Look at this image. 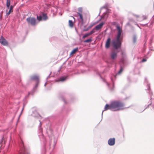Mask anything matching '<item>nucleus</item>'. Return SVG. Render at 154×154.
Here are the masks:
<instances>
[{
	"label": "nucleus",
	"instance_id": "nucleus-4",
	"mask_svg": "<svg viewBox=\"0 0 154 154\" xmlns=\"http://www.w3.org/2000/svg\"><path fill=\"white\" fill-rule=\"evenodd\" d=\"M30 78L32 80H35L36 81V84L33 88V90L34 91L38 87L39 83L38 77L37 76L35 75L31 77Z\"/></svg>",
	"mask_w": 154,
	"mask_h": 154
},
{
	"label": "nucleus",
	"instance_id": "nucleus-41",
	"mask_svg": "<svg viewBox=\"0 0 154 154\" xmlns=\"http://www.w3.org/2000/svg\"><path fill=\"white\" fill-rule=\"evenodd\" d=\"M47 82H46V83H45V85H44V86H46V85H47Z\"/></svg>",
	"mask_w": 154,
	"mask_h": 154
},
{
	"label": "nucleus",
	"instance_id": "nucleus-31",
	"mask_svg": "<svg viewBox=\"0 0 154 154\" xmlns=\"http://www.w3.org/2000/svg\"><path fill=\"white\" fill-rule=\"evenodd\" d=\"M106 9V8L105 7V6H104V7H102L101 8H100V12H101V10H102V9Z\"/></svg>",
	"mask_w": 154,
	"mask_h": 154
},
{
	"label": "nucleus",
	"instance_id": "nucleus-14",
	"mask_svg": "<svg viewBox=\"0 0 154 154\" xmlns=\"http://www.w3.org/2000/svg\"><path fill=\"white\" fill-rule=\"evenodd\" d=\"M32 115L34 117H38L40 116V115L36 110H35L32 112Z\"/></svg>",
	"mask_w": 154,
	"mask_h": 154
},
{
	"label": "nucleus",
	"instance_id": "nucleus-43",
	"mask_svg": "<svg viewBox=\"0 0 154 154\" xmlns=\"http://www.w3.org/2000/svg\"><path fill=\"white\" fill-rule=\"evenodd\" d=\"M23 109H22V111L23 110Z\"/></svg>",
	"mask_w": 154,
	"mask_h": 154
},
{
	"label": "nucleus",
	"instance_id": "nucleus-12",
	"mask_svg": "<svg viewBox=\"0 0 154 154\" xmlns=\"http://www.w3.org/2000/svg\"><path fill=\"white\" fill-rule=\"evenodd\" d=\"M105 23L102 22L98 25H97L94 28L97 31H98L101 29L103 27V25Z\"/></svg>",
	"mask_w": 154,
	"mask_h": 154
},
{
	"label": "nucleus",
	"instance_id": "nucleus-16",
	"mask_svg": "<svg viewBox=\"0 0 154 154\" xmlns=\"http://www.w3.org/2000/svg\"><path fill=\"white\" fill-rule=\"evenodd\" d=\"M14 8V6L13 5H11L9 8V10L8 12H7L6 13V15H9L13 11V8Z\"/></svg>",
	"mask_w": 154,
	"mask_h": 154
},
{
	"label": "nucleus",
	"instance_id": "nucleus-17",
	"mask_svg": "<svg viewBox=\"0 0 154 154\" xmlns=\"http://www.w3.org/2000/svg\"><path fill=\"white\" fill-rule=\"evenodd\" d=\"M108 12H109V10H107L106 13H104L102 18H103L107 17L108 16Z\"/></svg>",
	"mask_w": 154,
	"mask_h": 154
},
{
	"label": "nucleus",
	"instance_id": "nucleus-22",
	"mask_svg": "<svg viewBox=\"0 0 154 154\" xmlns=\"http://www.w3.org/2000/svg\"><path fill=\"white\" fill-rule=\"evenodd\" d=\"M93 26V25L89 26L87 28L84 29L83 30V31H88Z\"/></svg>",
	"mask_w": 154,
	"mask_h": 154
},
{
	"label": "nucleus",
	"instance_id": "nucleus-6",
	"mask_svg": "<svg viewBox=\"0 0 154 154\" xmlns=\"http://www.w3.org/2000/svg\"><path fill=\"white\" fill-rule=\"evenodd\" d=\"M42 125V123L41 122H40V124L39 126V131L40 133H39V136L41 139V140L44 142L46 140L45 138L42 133V128H41Z\"/></svg>",
	"mask_w": 154,
	"mask_h": 154
},
{
	"label": "nucleus",
	"instance_id": "nucleus-26",
	"mask_svg": "<svg viewBox=\"0 0 154 154\" xmlns=\"http://www.w3.org/2000/svg\"><path fill=\"white\" fill-rule=\"evenodd\" d=\"M90 36V35H89L88 34V33H87L85 34V35H83V36L82 37V38L83 39H84V38H86V37H88V36Z\"/></svg>",
	"mask_w": 154,
	"mask_h": 154
},
{
	"label": "nucleus",
	"instance_id": "nucleus-15",
	"mask_svg": "<svg viewBox=\"0 0 154 154\" xmlns=\"http://www.w3.org/2000/svg\"><path fill=\"white\" fill-rule=\"evenodd\" d=\"M67 77V76H63L57 80V82L61 81L62 82H64L65 81Z\"/></svg>",
	"mask_w": 154,
	"mask_h": 154
},
{
	"label": "nucleus",
	"instance_id": "nucleus-27",
	"mask_svg": "<svg viewBox=\"0 0 154 154\" xmlns=\"http://www.w3.org/2000/svg\"><path fill=\"white\" fill-rule=\"evenodd\" d=\"M10 0H6V5H10Z\"/></svg>",
	"mask_w": 154,
	"mask_h": 154
},
{
	"label": "nucleus",
	"instance_id": "nucleus-42",
	"mask_svg": "<svg viewBox=\"0 0 154 154\" xmlns=\"http://www.w3.org/2000/svg\"><path fill=\"white\" fill-rule=\"evenodd\" d=\"M136 25H137V26H139L137 24H136Z\"/></svg>",
	"mask_w": 154,
	"mask_h": 154
},
{
	"label": "nucleus",
	"instance_id": "nucleus-37",
	"mask_svg": "<svg viewBox=\"0 0 154 154\" xmlns=\"http://www.w3.org/2000/svg\"><path fill=\"white\" fill-rule=\"evenodd\" d=\"M62 100L64 102V103H66L65 100V99L64 98H62Z\"/></svg>",
	"mask_w": 154,
	"mask_h": 154
},
{
	"label": "nucleus",
	"instance_id": "nucleus-23",
	"mask_svg": "<svg viewBox=\"0 0 154 154\" xmlns=\"http://www.w3.org/2000/svg\"><path fill=\"white\" fill-rule=\"evenodd\" d=\"M37 19L39 21H40L42 20V17L41 16H37Z\"/></svg>",
	"mask_w": 154,
	"mask_h": 154
},
{
	"label": "nucleus",
	"instance_id": "nucleus-25",
	"mask_svg": "<svg viewBox=\"0 0 154 154\" xmlns=\"http://www.w3.org/2000/svg\"><path fill=\"white\" fill-rule=\"evenodd\" d=\"M146 82L147 83V79L146 78H145V82ZM147 85L148 86V90L149 91L150 90V85L149 84H147Z\"/></svg>",
	"mask_w": 154,
	"mask_h": 154
},
{
	"label": "nucleus",
	"instance_id": "nucleus-21",
	"mask_svg": "<svg viewBox=\"0 0 154 154\" xmlns=\"http://www.w3.org/2000/svg\"><path fill=\"white\" fill-rule=\"evenodd\" d=\"M69 26L71 27H72L73 26V23L72 20H69Z\"/></svg>",
	"mask_w": 154,
	"mask_h": 154
},
{
	"label": "nucleus",
	"instance_id": "nucleus-40",
	"mask_svg": "<svg viewBox=\"0 0 154 154\" xmlns=\"http://www.w3.org/2000/svg\"><path fill=\"white\" fill-rule=\"evenodd\" d=\"M6 6H7V8H9L10 5H6Z\"/></svg>",
	"mask_w": 154,
	"mask_h": 154
},
{
	"label": "nucleus",
	"instance_id": "nucleus-13",
	"mask_svg": "<svg viewBox=\"0 0 154 154\" xmlns=\"http://www.w3.org/2000/svg\"><path fill=\"white\" fill-rule=\"evenodd\" d=\"M110 39L109 38L107 39L105 44V48H108L109 47L110 45Z\"/></svg>",
	"mask_w": 154,
	"mask_h": 154
},
{
	"label": "nucleus",
	"instance_id": "nucleus-18",
	"mask_svg": "<svg viewBox=\"0 0 154 154\" xmlns=\"http://www.w3.org/2000/svg\"><path fill=\"white\" fill-rule=\"evenodd\" d=\"M92 39L91 37L89 39L85 40L84 41V43H90L92 42Z\"/></svg>",
	"mask_w": 154,
	"mask_h": 154
},
{
	"label": "nucleus",
	"instance_id": "nucleus-34",
	"mask_svg": "<svg viewBox=\"0 0 154 154\" xmlns=\"http://www.w3.org/2000/svg\"><path fill=\"white\" fill-rule=\"evenodd\" d=\"M88 33V34L89 35H91V34H93V32H92L91 31L89 32Z\"/></svg>",
	"mask_w": 154,
	"mask_h": 154
},
{
	"label": "nucleus",
	"instance_id": "nucleus-7",
	"mask_svg": "<svg viewBox=\"0 0 154 154\" xmlns=\"http://www.w3.org/2000/svg\"><path fill=\"white\" fill-rule=\"evenodd\" d=\"M77 15L79 17V18H78V20L79 21V23H81L82 25H83L84 23V19L82 14L79 12L77 13Z\"/></svg>",
	"mask_w": 154,
	"mask_h": 154
},
{
	"label": "nucleus",
	"instance_id": "nucleus-1",
	"mask_svg": "<svg viewBox=\"0 0 154 154\" xmlns=\"http://www.w3.org/2000/svg\"><path fill=\"white\" fill-rule=\"evenodd\" d=\"M125 108L123 103L119 101H114L111 103L110 105L106 104L104 108V110H103L102 113V115L104 111L108 109L113 111H117L122 110Z\"/></svg>",
	"mask_w": 154,
	"mask_h": 154
},
{
	"label": "nucleus",
	"instance_id": "nucleus-33",
	"mask_svg": "<svg viewBox=\"0 0 154 154\" xmlns=\"http://www.w3.org/2000/svg\"><path fill=\"white\" fill-rule=\"evenodd\" d=\"M143 20H145L146 19V16H143Z\"/></svg>",
	"mask_w": 154,
	"mask_h": 154
},
{
	"label": "nucleus",
	"instance_id": "nucleus-39",
	"mask_svg": "<svg viewBox=\"0 0 154 154\" xmlns=\"http://www.w3.org/2000/svg\"><path fill=\"white\" fill-rule=\"evenodd\" d=\"M61 67H60V69L58 70V72H60V69H61Z\"/></svg>",
	"mask_w": 154,
	"mask_h": 154
},
{
	"label": "nucleus",
	"instance_id": "nucleus-10",
	"mask_svg": "<svg viewBox=\"0 0 154 154\" xmlns=\"http://www.w3.org/2000/svg\"><path fill=\"white\" fill-rule=\"evenodd\" d=\"M110 57L112 60H115L117 57V53L114 51L112 52L110 54Z\"/></svg>",
	"mask_w": 154,
	"mask_h": 154
},
{
	"label": "nucleus",
	"instance_id": "nucleus-29",
	"mask_svg": "<svg viewBox=\"0 0 154 154\" xmlns=\"http://www.w3.org/2000/svg\"><path fill=\"white\" fill-rule=\"evenodd\" d=\"M122 57H124L125 56V54L123 52H122Z\"/></svg>",
	"mask_w": 154,
	"mask_h": 154
},
{
	"label": "nucleus",
	"instance_id": "nucleus-30",
	"mask_svg": "<svg viewBox=\"0 0 154 154\" xmlns=\"http://www.w3.org/2000/svg\"><path fill=\"white\" fill-rule=\"evenodd\" d=\"M146 61V59H143L141 61V62H143Z\"/></svg>",
	"mask_w": 154,
	"mask_h": 154
},
{
	"label": "nucleus",
	"instance_id": "nucleus-36",
	"mask_svg": "<svg viewBox=\"0 0 154 154\" xmlns=\"http://www.w3.org/2000/svg\"><path fill=\"white\" fill-rule=\"evenodd\" d=\"M150 50L151 51H153V48L152 47H150Z\"/></svg>",
	"mask_w": 154,
	"mask_h": 154
},
{
	"label": "nucleus",
	"instance_id": "nucleus-20",
	"mask_svg": "<svg viewBox=\"0 0 154 154\" xmlns=\"http://www.w3.org/2000/svg\"><path fill=\"white\" fill-rule=\"evenodd\" d=\"M78 48H75L73 49L71 51L70 54L72 55L75 53L76 51L78 50Z\"/></svg>",
	"mask_w": 154,
	"mask_h": 154
},
{
	"label": "nucleus",
	"instance_id": "nucleus-5",
	"mask_svg": "<svg viewBox=\"0 0 154 154\" xmlns=\"http://www.w3.org/2000/svg\"><path fill=\"white\" fill-rule=\"evenodd\" d=\"M26 21L28 24L34 26L36 24V19L33 17H28L26 19Z\"/></svg>",
	"mask_w": 154,
	"mask_h": 154
},
{
	"label": "nucleus",
	"instance_id": "nucleus-8",
	"mask_svg": "<svg viewBox=\"0 0 154 154\" xmlns=\"http://www.w3.org/2000/svg\"><path fill=\"white\" fill-rule=\"evenodd\" d=\"M20 153L21 154H29V152H28L26 151L23 143H21V145L20 146Z\"/></svg>",
	"mask_w": 154,
	"mask_h": 154
},
{
	"label": "nucleus",
	"instance_id": "nucleus-2",
	"mask_svg": "<svg viewBox=\"0 0 154 154\" xmlns=\"http://www.w3.org/2000/svg\"><path fill=\"white\" fill-rule=\"evenodd\" d=\"M116 28L117 31V36L116 38L113 39L112 42L113 47L117 49L120 48L121 46V43L120 38L122 30L119 25L116 26Z\"/></svg>",
	"mask_w": 154,
	"mask_h": 154
},
{
	"label": "nucleus",
	"instance_id": "nucleus-35",
	"mask_svg": "<svg viewBox=\"0 0 154 154\" xmlns=\"http://www.w3.org/2000/svg\"><path fill=\"white\" fill-rule=\"evenodd\" d=\"M88 33V34L89 35H91V34H93V32H92L91 31L89 32Z\"/></svg>",
	"mask_w": 154,
	"mask_h": 154
},
{
	"label": "nucleus",
	"instance_id": "nucleus-28",
	"mask_svg": "<svg viewBox=\"0 0 154 154\" xmlns=\"http://www.w3.org/2000/svg\"><path fill=\"white\" fill-rule=\"evenodd\" d=\"M79 12L82 14V9L81 8H79L78 9Z\"/></svg>",
	"mask_w": 154,
	"mask_h": 154
},
{
	"label": "nucleus",
	"instance_id": "nucleus-19",
	"mask_svg": "<svg viewBox=\"0 0 154 154\" xmlns=\"http://www.w3.org/2000/svg\"><path fill=\"white\" fill-rule=\"evenodd\" d=\"M43 19L44 20H46L48 19V17L46 14L43 13L42 14Z\"/></svg>",
	"mask_w": 154,
	"mask_h": 154
},
{
	"label": "nucleus",
	"instance_id": "nucleus-32",
	"mask_svg": "<svg viewBox=\"0 0 154 154\" xmlns=\"http://www.w3.org/2000/svg\"><path fill=\"white\" fill-rule=\"evenodd\" d=\"M95 29V28H94L91 31H92V32H93V33L95 32V31H94Z\"/></svg>",
	"mask_w": 154,
	"mask_h": 154
},
{
	"label": "nucleus",
	"instance_id": "nucleus-44",
	"mask_svg": "<svg viewBox=\"0 0 154 154\" xmlns=\"http://www.w3.org/2000/svg\"><path fill=\"white\" fill-rule=\"evenodd\" d=\"M73 19H74V17H73Z\"/></svg>",
	"mask_w": 154,
	"mask_h": 154
},
{
	"label": "nucleus",
	"instance_id": "nucleus-38",
	"mask_svg": "<svg viewBox=\"0 0 154 154\" xmlns=\"http://www.w3.org/2000/svg\"><path fill=\"white\" fill-rule=\"evenodd\" d=\"M50 74L46 78V79L48 80L49 78L50 77Z\"/></svg>",
	"mask_w": 154,
	"mask_h": 154
},
{
	"label": "nucleus",
	"instance_id": "nucleus-3",
	"mask_svg": "<svg viewBox=\"0 0 154 154\" xmlns=\"http://www.w3.org/2000/svg\"><path fill=\"white\" fill-rule=\"evenodd\" d=\"M124 59L123 58H122L120 60V69L119 70V72H118V73L116 74V75H113L112 76H111L110 77V79L112 83L111 84L110 83H109L107 82H106V81L105 79H103V81L104 82H106L107 85L108 86V88H109V89L111 90H113V88H114V82H113V77H116V76L117 75H119L122 72L123 70V68L122 67V65H123L124 64Z\"/></svg>",
	"mask_w": 154,
	"mask_h": 154
},
{
	"label": "nucleus",
	"instance_id": "nucleus-9",
	"mask_svg": "<svg viewBox=\"0 0 154 154\" xmlns=\"http://www.w3.org/2000/svg\"><path fill=\"white\" fill-rule=\"evenodd\" d=\"M0 43L2 45L4 46H7L8 45V42L2 36H1L0 38Z\"/></svg>",
	"mask_w": 154,
	"mask_h": 154
},
{
	"label": "nucleus",
	"instance_id": "nucleus-24",
	"mask_svg": "<svg viewBox=\"0 0 154 154\" xmlns=\"http://www.w3.org/2000/svg\"><path fill=\"white\" fill-rule=\"evenodd\" d=\"M137 40L136 36V35H134L133 36V42L134 43H135L136 42Z\"/></svg>",
	"mask_w": 154,
	"mask_h": 154
},
{
	"label": "nucleus",
	"instance_id": "nucleus-11",
	"mask_svg": "<svg viewBox=\"0 0 154 154\" xmlns=\"http://www.w3.org/2000/svg\"><path fill=\"white\" fill-rule=\"evenodd\" d=\"M108 143L110 146H113L115 143V139L111 138L109 139L108 141Z\"/></svg>",
	"mask_w": 154,
	"mask_h": 154
}]
</instances>
